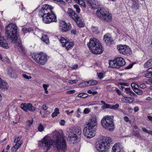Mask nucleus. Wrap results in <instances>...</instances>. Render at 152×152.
<instances>
[{
  "instance_id": "4c0bfd02",
  "label": "nucleus",
  "mask_w": 152,
  "mask_h": 152,
  "mask_svg": "<svg viewBox=\"0 0 152 152\" xmlns=\"http://www.w3.org/2000/svg\"><path fill=\"white\" fill-rule=\"evenodd\" d=\"M119 107V105L118 104H116L114 105H110V109L114 110L118 109Z\"/></svg>"
},
{
  "instance_id": "2eb2a0df",
  "label": "nucleus",
  "mask_w": 152,
  "mask_h": 152,
  "mask_svg": "<svg viewBox=\"0 0 152 152\" xmlns=\"http://www.w3.org/2000/svg\"><path fill=\"white\" fill-rule=\"evenodd\" d=\"M67 12L69 16L74 19L75 21H77L78 19H79L80 18L78 15L71 9H68Z\"/></svg>"
},
{
  "instance_id": "c756f323",
  "label": "nucleus",
  "mask_w": 152,
  "mask_h": 152,
  "mask_svg": "<svg viewBox=\"0 0 152 152\" xmlns=\"http://www.w3.org/2000/svg\"><path fill=\"white\" fill-rule=\"evenodd\" d=\"M33 30V28H23L22 29V31L24 33H26L28 32H31Z\"/></svg>"
},
{
  "instance_id": "a19ab883",
  "label": "nucleus",
  "mask_w": 152,
  "mask_h": 152,
  "mask_svg": "<svg viewBox=\"0 0 152 152\" xmlns=\"http://www.w3.org/2000/svg\"><path fill=\"white\" fill-rule=\"evenodd\" d=\"M74 7L75 9L76 12L79 13L80 12V10L79 6L75 4L74 5Z\"/></svg>"
},
{
  "instance_id": "4468645a",
  "label": "nucleus",
  "mask_w": 152,
  "mask_h": 152,
  "mask_svg": "<svg viewBox=\"0 0 152 152\" xmlns=\"http://www.w3.org/2000/svg\"><path fill=\"white\" fill-rule=\"evenodd\" d=\"M61 27V31L62 32H66L69 30L71 28L70 24H67L65 22L62 21L60 23Z\"/></svg>"
},
{
  "instance_id": "4be33fe9",
  "label": "nucleus",
  "mask_w": 152,
  "mask_h": 152,
  "mask_svg": "<svg viewBox=\"0 0 152 152\" xmlns=\"http://www.w3.org/2000/svg\"><path fill=\"white\" fill-rule=\"evenodd\" d=\"M116 58L117 60V62H118L117 63L118 64V65H119L120 67L124 65L125 64L124 60L123 58L120 57L117 58Z\"/></svg>"
},
{
  "instance_id": "680f3d73",
  "label": "nucleus",
  "mask_w": 152,
  "mask_h": 152,
  "mask_svg": "<svg viewBox=\"0 0 152 152\" xmlns=\"http://www.w3.org/2000/svg\"><path fill=\"white\" fill-rule=\"evenodd\" d=\"M139 110V109L138 107H135L134 108V110L135 112H137Z\"/></svg>"
},
{
  "instance_id": "6e6d98bb",
  "label": "nucleus",
  "mask_w": 152,
  "mask_h": 152,
  "mask_svg": "<svg viewBox=\"0 0 152 152\" xmlns=\"http://www.w3.org/2000/svg\"><path fill=\"white\" fill-rule=\"evenodd\" d=\"M49 85L44 84L43 85V88L44 90L47 89V88L49 87Z\"/></svg>"
},
{
  "instance_id": "b1692460",
  "label": "nucleus",
  "mask_w": 152,
  "mask_h": 152,
  "mask_svg": "<svg viewBox=\"0 0 152 152\" xmlns=\"http://www.w3.org/2000/svg\"><path fill=\"white\" fill-rule=\"evenodd\" d=\"M16 41L15 42H13L15 43V46L17 48L19 51H23V47L20 41H18L17 42Z\"/></svg>"
},
{
  "instance_id": "393cba45",
  "label": "nucleus",
  "mask_w": 152,
  "mask_h": 152,
  "mask_svg": "<svg viewBox=\"0 0 152 152\" xmlns=\"http://www.w3.org/2000/svg\"><path fill=\"white\" fill-rule=\"evenodd\" d=\"M0 82V88L2 89H7L9 87L7 82L1 79Z\"/></svg>"
},
{
  "instance_id": "864d4df0",
  "label": "nucleus",
  "mask_w": 152,
  "mask_h": 152,
  "mask_svg": "<svg viewBox=\"0 0 152 152\" xmlns=\"http://www.w3.org/2000/svg\"><path fill=\"white\" fill-rule=\"evenodd\" d=\"M21 138V137H20V136L18 137L17 138V139H15V140H14V142L15 143L19 141L20 140Z\"/></svg>"
},
{
  "instance_id": "9b49d317",
  "label": "nucleus",
  "mask_w": 152,
  "mask_h": 152,
  "mask_svg": "<svg viewBox=\"0 0 152 152\" xmlns=\"http://www.w3.org/2000/svg\"><path fill=\"white\" fill-rule=\"evenodd\" d=\"M20 108L25 112H27L28 110L30 112H34L36 109L35 107L33 106L30 103H22L20 105Z\"/></svg>"
},
{
  "instance_id": "bb28decb",
  "label": "nucleus",
  "mask_w": 152,
  "mask_h": 152,
  "mask_svg": "<svg viewBox=\"0 0 152 152\" xmlns=\"http://www.w3.org/2000/svg\"><path fill=\"white\" fill-rule=\"evenodd\" d=\"M125 92L126 94H129L130 96H132L136 95L134 94L133 91L131 90V88H126L125 89Z\"/></svg>"
},
{
  "instance_id": "ea45409f",
  "label": "nucleus",
  "mask_w": 152,
  "mask_h": 152,
  "mask_svg": "<svg viewBox=\"0 0 152 152\" xmlns=\"http://www.w3.org/2000/svg\"><path fill=\"white\" fill-rule=\"evenodd\" d=\"M110 108V105L106 103L104 105L101 107V108L102 109H104L107 108Z\"/></svg>"
},
{
  "instance_id": "f257e3e1",
  "label": "nucleus",
  "mask_w": 152,
  "mask_h": 152,
  "mask_svg": "<svg viewBox=\"0 0 152 152\" xmlns=\"http://www.w3.org/2000/svg\"><path fill=\"white\" fill-rule=\"evenodd\" d=\"M53 136L54 139L53 141L48 136H46L43 138L40 145L42 149L47 151L53 145V148L59 152H65L67 150V146L65 136L64 134L55 131L53 133Z\"/></svg>"
},
{
  "instance_id": "774afa93",
  "label": "nucleus",
  "mask_w": 152,
  "mask_h": 152,
  "mask_svg": "<svg viewBox=\"0 0 152 152\" xmlns=\"http://www.w3.org/2000/svg\"><path fill=\"white\" fill-rule=\"evenodd\" d=\"M142 130L145 132L147 133V132H148V130H147L145 128V127H142Z\"/></svg>"
},
{
  "instance_id": "1a4fd4ad",
  "label": "nucleus",
  "mask_w": 152,
  "mask_h": 152,
  "mask_svg": "<svg viewBox=\"0 0 152 152\" xmlns=\"http://www.w3.org/2000/svg\"><path fill=\"white\" fill-rule=\"evenodd\" d=\"M117 49L119 53L123 55L129 56L131 54L132 51L130 48L126 45H118L117 46Z\"/></svg>"
},
{
  "instance_id": "6ab92c4d",
  "label": "nucleus",
  "mask_w": 152,
  "mask_h": 152,
  "mask_svg": "<svg viewBox=\"0 0 152 152\" xmlns=\"http://www.w3.org/2000/svg\"><path fill=\"white\" fill-rule=\"evenodd\" d=\"M117 60L115 58L113 60L110 61L109 62V66L112 68H119L120 67L117 63Z\"/></svg>"
},
{
  "instance_id": "423d86ee",
  "label": "nucleus",
  "mask_w": 152,
  "mask_h": 152,
  "mask_svg": "<svg viewBox=\"0 0 152 152\" xmlns=\"http://www.w3.org/2000/svg\"><path fill=\"white\" fill-rule=\"evenodd\" d=\"M111 142V138L105 137L96 144V148L99 152H105L109 149Z\"/></svg>"
},
{
  "instance_id": "37998d69",
  "label": "nucleus",
  "mask_w": 152,
  "mask_h": 152,
  "mask_svg": "<svg viewBox=\"0 0 152 152\" xmlns=\"http://www.w3.org/2000/svg\"><path fill=\"white\" fill-rule=\"evenodd\" d=\"M38 129L39 131L42 132L44 130V127L41 124H40L38 127Z\"/></svg>"
},
{
  "instance_id": "c9c22d12",
  "label": "nucleus",
  "mask_w": 152,
  "mask_h": 152,
  "mask_svg": "<svg viewBox=\"0 0 152 152\" xmlns=\"http://www.w3.org/2000/svg\"><path fill=\"white\" fill-rule=\"evenodd\" d=\"M91 30L93 33H95V34H97L99 33L98 29L96 27L92 26L91 27Z\"/></svg>"
},
{
  "instance_id": "0e129e2a",
  "label": "nucleus",
  "mask_w": 152,
  "mask_h": 152,
  "mask_svg": "<svg viewBox=\"0 0 152 152\" xmlns=\"http://www.w3.org/2000/svg\"><path fill=\"white\" fill-rule=\"evenodd\" d=\"M58 114L57 113H56L55 112H54L52 113V117L53 118V117H55V116H56Z\"/></svg>"
},
{
  "instance_id": "473e14b6",
  "label": "nucleus",
  "mask_w": 152,
  "mask_h": 152,
  "mask_svg": "<svg viewBox=\"0 0 152 152\" xmlns=\"http://www.w3.org/2000/svg\"><path fill=\"white\" fill-rule=\"evenodd\" d=\"M79 86L80 87H84L86 86H89L88 81L85 82L80 83Z\"/></svg>"
},
{
  "instance_id": "79ce46f5",
  "label": "nucleus",
  "mask_w": 152,
  "mask_h": 152,
  "mask_svg": "<svg viewBox=\"0 0 152 152\" xmlns=\"http://www.w3.org/2000/svg\"><path fill=\"white\" fill-rule=\"evenodd\" d=\"M145 76L147 78L152 77V73L151 72H148L147 73L145 74Z\"/></svg>"
},
{
  "instance_id": "c85d7f7f",
  "label": "nucleus",
  "mask_w": 152,
  "mask_h": 152,
  "mask_svg": "<svg viewBox=\"0 0 152 152\" xmlns=\"http://www.w3.org/2000/svg\"><path fill=\"white\" fill-rule=\"evenodd\" d=\"M42 41L46 43H48L49 42L48 38L47 36L45 35L42 36Z\"/></svg>"
},
{
  "instance_id": "a18cd8bd",
  "label": "nucleus",
  "mask_w": 152,
  "mask_h": 152,
  "mask_svg": "<svg viewBox=\"0 0 152 152\" xmlns=\"http://www.w3.org/2000/svg\"><path fill=\"white\" fill-rule=\"evenodd\" d=\"M98 77L99 79H101L104 77V74L102 72L97 73Z\"/></svg>"
},
{
  "instance_id": "39448f33",
  "label": "nucleus",
  "mask_w": 152,
  "mask_h": 152,
  "mask_svg": "<svg viewBox=\"0 0 152 152\" xmlns=\"http://www.w3.org/2000/svg\"><path fill=\"white\" fill-rule=\"evenodd\" d=\"M113 115H106L101 121V124L102 127L107 130L112 132L115 129Z\"/></svg>"
},
{
  "instance_id": "c03bdc74",
  "label": "nucleus",
  "mask_w": 152,
  "mask_h": 152,
  "mask_svg": "<svg viewBox=\"0 0 152 152\" xmlns=\"http://www.w3.org/2000/svg\"><path fill=\"white\" fill-rule=\"evenodd\" d=\"M22 76L23 77L27 79H31L32 78L31 76H28L25 74H23Z\"/></svg>"
},
{
  "instance_id": "8fccbe9b",
  "label": "nucleus",
  "mask_w": 152,
  "mask_h": 152,
  "mask_svg": "<svg viewBox=\"0 0 152 152\" xmlns=\"http://www.w3.org/2000/svg\"><path fill=\"white\" fill-rule=\"evenodd\" d=\"M75 92V90H69V91H67L66 92V93L67 94H73Z\"/></svg>"
},
{
  "instance_id": "7ed1b4c3",
  "label": "nucleus",
  "mask_w": 152,
  "mask_h": 152,
  "mask_svg": "<svg viewBox=\"0 0 152 152\" xmlns=\"http://www.w3.org/2000/svg\"><path fill=\"white\" fill-rule=\"evenodd\" d=\"M6 33L8 38L12 42H15L18 40L17 36V28L16 25L12 23H10L6 27Z\"/></svg>"
},
{
  "instance_id": "338daca9",
  "label": "nucleus",
  "mask_w": 152,
  "mask_h": 152,
  "mask_svg": "<svg viewBox=\"0 0 152 152\" xmlns=\"http://www.w3.org/2000/svg\"><path fill=\"white\" fill-rule=\"evenodd\" d=\"M77 65L75 64L72 66V68L73 69H76L77 68Z\"/></svg>"
},
{
  "instance_id": "09e8293b",
  "label": "nucleus",
  "mask_w": 152,
  "mask_h": 152,
  "mask_svg": "<svg viewBox=\"0 0 152 152\" xmlns=\"http://www.w3.org/2000/svg\"><path fill=\"white\" fill-rule=\"evenodd\" d=\"M133 135L137 137H140V135L139 134V133L136 132L135 131H133Z\"/></svg>"
},
{
  "instance_id": "bf43d9fd",
  "label": "nucleus",
  "mask_w": 152,
  "mask_h": 152,
  "mask_svg": "<svg viewBox=\"0 0 152 152\" xmlns=\"http://www.w3.org/2000/svg\"><path fill=\"white\" fill-rule=\"evenodd\" d=\"M140 87L142 88H145L146 87V85L144 83H142L140 85Z\"/></svg>"
},
{
  "instance_id": "a211bd4d",
  "label": "nucleus",
  "mask_w": 152,
  "mask_h": 152,
  "mask_svg": "<svg viewBox=\"0 0 152 152\" xmlns=\"http://www.w3.org/2000/svg\"><path fill=\"white\" fill-rule=\"evenodd\" d=\"M45 23H49L53 22H56L57 20L56 17V15L53 13L52 12V13L50 14V19L49 20H48L47 18H45Z\"/></svg>"
},
{
  "instance_id": "aec40b11",
  "label": "nucleus",
  "mask_w": 152,
  "mask_h": 152,
  "mask_svg": "<svg viewBox=\"0 0 152 152\" xmlns=\"http://www.w3.org/2000/svg\"><path fill=\"white\" fill-rule=\"evenodd\" d=\"M74 43L73 42L67 41L66 43L63 44V47H65L67 50L72 49L74 46Z\"/></svg>"
},
{
  "instance_id": "e2e57ef3",
  "label": "nucleus",
  "mask_w": 152,
  "mask_h": 152,
  "mask_svg": "<svg viewBox=\"0 0 152 152\" xmlns=\"http://www.w3.org/2000/svg\"><path fill=\"white\" fill-rule=\"evenodd\" d=\"M71 33L72 34L75 35L76 34V31L75 30L73 29L71 31Z\"/></svg>"
},
{
  "instance_id": "3c124183",
  "label": "nucleus",
  "mask_w": 152,
  "mask_h": 152,
  "mask_svg": "<svg viewBox=\"0 0 152 152\" xmlns=\"http://www.w3.org/2000/svg\"><path fill=\"white\" fill-rule=\"evenodd\" d=\"M124 120L126 122H128L129 121H130L129 119V118L127 116H124Z\"/></svg>"
},
{
  "instance_id": "49530a36",
  "label": "nucleus",
  "mask_w": 152,
  "mask_h": 152,
  "mask_svg": "<svg viewBox=\"0 0 152 152\" xmlns=\"http://www.w3.org/2000/svg\"><path fill=\"white\" fill-rule=\"evenodd\" d=\"M78 4L84 8H85L86 7V5L85 2L83 1H79Z\"/></svg>"
},
{
  "instance_id": "13d9d810",
  "label": "nucleus",
  "mask_w": 152,
  "mask_h": 152,
  "mask_svg": "<svg viewBox=\"0 0 152 152\" xmlns=\"http://www.w3.org/2000/svg\"><path fill=\"white\" fill-rule=\"evenodd\" d=\"M77 81V80H69V83H76Z\"/></svg>"
},
{
  "instance_id": "5fc2aeb1",
  "label": "nucleus",
  "mask_w": 152,
  "mask_h": 152,
  "mask_svg": "<svg viewBox=\"0 0 152 152\" xmlns=\"http://www.w3.org/2000/svg\"><path fill=\"white\" fill-rule=\"evenodd\" d=\"M115 90L116 91V92L118 95H120L121 94V91L118 88H116L115 89Z\"/></svg>"
},
{
  "instance_id": "a878e982",
  "label": "nucleus",
  "mask_w": 152,
  "mask_h": 152,
  "mask_svg": "<svg viewBox=\"0 0 152 152\" xmlns=\"http://www.w3.org/2000/svg\"><path fill=\"white\" fill-rule=\"evenodd\" d=\"M144 67L146 68L152 67V58L147 61L144 64Z\"/></svg>"
},
{
  "instance_id": "f3484780",
  "label": "nucleus",
  "mask_w": 152,
  "mask_h": 152,
  "mask_svg": "<svg viewBox=\"0 0 152 152\" xmlns=\"http://www.w3.org/2000/svg\"><path fill=\"white\" fill-rule=\"evenodd\" d=\"M126 1H127L128 0H126ZM128 2V3H132V5L131 6V8L135 10H137L139 9V4L137 0H129Z\"/></svg>"
},
{
  "instance_id": "f704fd0d",
  "label": "nucleus",
  "mask_w": 152,
  "mask_h": 152,
  "mask_svg": "<svg viewBox=\"0 0 152 152\" xmlns=\"http://www.w3.org/2000/svg\"><path fill=\"white\" fill-rule=\"evenodd\" d=\"M41 16L42 17V19L44 23H45V18H47L48 20H49V19H50V14L48 15H41Z\"/></svg>"
},
{
  "instance_id": "72a5a7b5",
  "label": "nucleus",
  "mask_w": 152,
  "mask_h": 152,
  "mask_svg": "<svg viewBox=\"0 0 152 152\" xmlns=\"http://www.w3.org/2000/svg\"><path fill=\"white\" fill-rule=\"evenodd\" d=\"M80 19L79 18V19H78V20H77V21H76L75 22L79 27H82L84 25L82 21H80Z\"/></svg>"
},
{
  "instance_id": "5701e85b",
  "label": "nucleus",
  "mask_w": 152,
  "mask_h": 152,
  "mask_svg": "<svg viewBox=\"0 0 152 152\" xmlns=\"http://www.w3.org/2000/svg\"><path fill=\"white\" fill-rule=\"evenodd\" d=\"M122 101L124 102L131 103L134 101V99L132 97H127L123 96L121 98Z\"/></svg>"
},
{
  "instance_id": "6e6552de",
  "label": "nucleus",
  "mask_w": 152,
  "mask_h": 152,
  "mask_svg": "<svg viewBox=\"0 0 152 152\" xmlns=\"http://www.w3.org/2000/svg\"><path fill=\"white\" fill-rule=\"evenodd\" d=\"M31 56L35 62L40 65H44L47 61V56L42 52L39 54L34 53L31 54Z\"/></svg>"
},
{
  "instance_id": "412c9836",
  "label": "nucleus",
  "mask_w": 152,
  "mask_h": 152,
  "mask_svg": "<svg viewBox=\"0 0 152 152\" xmlns=\"http://www.w3.org/2000/svg\"><path fill=\"white\" fill-rule=\"evenodd\" d=\"M103 39L106 44L110 43L113 41L109 34H106L104 37Z\"/></svg>"
},
{
  "instance_id": "e433bc0d",
  "label": "nucleus",
  "mask_w": 152,
  "mask_h": 152,
  "mask_svg": "<svg viewBox=\"0 0 152 152\" xmlns=\"http://www.w3.org/2000/svg\"><path fill=\"white\" fill-rule=\"evenodd\" d=\"M134 90L135 93L139 95H141L142 94V91L138 89L137 88L134 89Z\"/></svg>"
},
{
  "instance_id": "dca6fc26",
  "label": "nucleus",
  "mask_w": 152,
  "mask_h": 152,
  "mask_svg": "<svg viewBox=\"0 0 152 152\" xmlns=\"http://www.w3.org/2000/svg\"><path fill=\"white\" fill-rule=\"evenodd\" d=\"M123 148L119 143H116L113 146L111 152H124Z\"/></svg>"
},
{
  "instance_id": "7c9ffc66",
  "label": "nucleus",
  "mask_w": 152,
  "mask_h": 152,
  "mask_svg": "<svg viewBox=\"0 0 152 152\" xmlns=\"http://www.w3.org/2000/svg\"><path fill=\"white\" fill-rule=\"evenodd\" d=\"M89 86L96 85L98 83V82L96 80H92L88 81Z\"/></svg>"
},
{
  "instance_id": "69168bd1",
  "label": "nucleus",
  "mask_w": 152,
  "mask_h": 152,
  "mask_svg": "<svg viewBox=\"0 0 152 152\" xmlns=\"http://www.w3.org/2000/svg\"><path fill=\"white\" fill-rule=\"evenodd\" d=\"M54 112L56 113H58V114H59V112L58 109L57 108H56L55 109Z\"/></svg>"
},
{
  "instance_id": "9d476101",
  "label": "nucleus",
  "mask_w": 152,
  "mask_h": 152,
  "mask_svg": "<svg viewBox=\"0 0 152 152\" xmlns=\"http://www.w3.org/2000/svg\"><path fill=\"white\" fill-rule=\"evenodd\" d=\"M53 9L52 7L48 4H45L42 6L39 11V15H48L52 13V10Z\"/></svg>"
},
{
  "instance_id": "2f4dec72",
  "label": "nucleus",
  "mask_w": 152,
  "mask_h": 152,
  "mask_svg": "<svg viewBox=\"0 0 152 152\" xmlns=\"http://www.w3.org/2000/svg\"><path fill=\"white\" fill-rule=\"evenodd\" d=\"M88 95L86 93H80L77 95V96L82 98H84L88 97Z\"/></svg>"
},
{
  "instance_id": "58836bf2",
  "label": "nucleus",
  "mask_w": 152,
  "mask_h": 152,
  "mask_svg": "<svg viewBox=\"0 0 152 152\" xmlns=\"http://www.w3.org/2000/svg\"><path fill=\"white\" fill-rule=\"evenodd\" d=\"M59 41L61 42L62 44V46H63V44H64V43H66V42L67 41L65 39L62 37H61L59 39Z\"/></svg>"
},
{
  "instance_id": "4d7b16f0",
  "label": "nucleus",
  "mask_w": 152,
  "mask_h": 152,
  "mask_svg": "<svg viewBox=\"0 0 152 152\" xmlns=\"http://www.w3.org/2000/svg\"><path fill=\"white\" fill-rule=\"evenodd\" d=\"M65 124V121L64 120H61L60 122V124L61 126L64 125Z\"/></svg>"
},
{
  "instance_id": "cd10ccee",
  "label": "nucleus",
  "mask_w": 152,
  "mask_h": 152,
  "mask_svg": "<svg viewBox=\"0 0 152 152\" xmlns=\"http://www.w3.org/2000/svg\"><path fill=\"white\" fill-rule=\"evenodd\" d=\"M22 143H17L12 148V151L13 152H16L21 145Z\"/></svg>"
},
{
  "instance_id": "0eeeda50",
  "label": "nucleus",
  "mask_w": 152,
  "mask_h": 152,
  "mask_svg": "<svg viewBox=\"0 0 152 152\" xmlns=\"http://www.w3.org/2000/svg\"><path fill=\"white\" fill-rule=\"evenodd\" d=\"M98 17L103 21L109 22L112 20V16L107 9L102 7L98 9L96 12Z\"/></svg>"
},
{
  "instance_id": "f8f14e48",
  "label": "nucleus",
  "mask_w": 152,
  "mask_h": 152,
  "mask_svg": "<svg viewBox=\"0 0 152 152\" xmlns=\"http://www.w3.org/2000/svg\"><path fill=\"white\" fill-rule=\"evenodd\" d=\"M101 43L99 40L95 38H92L90 39L89 42L88 43L87 45L91 50L93 49V47L95 48L97 45L101 44Z\"/></svg>"
},
{
  "instance_id": "052dcab7",
  "label": "nucleus",
  "mask_w": 152,
  "mask_h": 152,
  "mask_svg": "<svg viewBox=\"0 0 152 152\" xmlns=\"http://www.w3.org/2000/svg\"><path fill=\"white\" fill-rule=\"evenodd\" d=\"M42 108L43 110H46L47 109L48 107L46 104H44L43 105Z\"/></svg>"
},
{
  "instance_id": "ddd939ff",
  "label": "nucleus",
  "mask_w": 152,
  "mask_h": 152,
  "mask_svg": "<svg viewBox=\"0 0 152 152\" xmlns=\"http://www.w3.org/2000/svg\"><path fill=\"white\" fill-rule=\"evenodd\" d=\"M104 50L102 46V44L97 45L95 48L93 47V49L91 52L94 54H100L102 53Z\"/></svg>"
},
{
  "instance_id": "603ef678",
  "label": "nucleus",
  "mask_w": 152,
  "mask_h": 152,
  "mask_svg": "<svg viewBox=\"0 0 152 152\" xmlns=\"http://www.w3.org/2000/svg\"><path fill=\"white\" fill-rule=\"evenodd\" d=\"M90 111L88 108H85L84 110L83 113L84 114H88L90 112Z\"/></svg>"
},
{
  "instance_id": "de8ad7c7",
  "label": "nucleus",
  "mask_w": 152,
  "mask_h": 152,
  "mask_svg": "<svg viewBox=\"0 0 152 152\" xmlns=\"http://www.w3.org/2000/svg\"><path fill=\"white\" fill-rule=\"evenodd\" d=\"M33 121L28 120L26 122V124L28 126H30L33 123Z\"/></svg>"
},
{
  "instance_id": "f03ea898",
  "label": "nucleus",
  "mask_w": 152,
  "mask_h": 152,
  "mask_svg": "<svg viewBox=\"0 0 152 152\" xmlns=\"http://www.w3.org/2000/svg\"><path fill=\"white\" fill-rule=\"evenodd\" d=\"M97 127V118L96 116L91 117L86 124L84 129V136L87 138H91L95 135V131Z\"/></svg>"
},
{
  "instance_id": "20e7f679",
  "label": "nucleus",
  "mask_w": 152,
  "mask_h": 152,
  "mask_svg": "<svg viewBox=\"0 0 152 152\" xmlns=\"http://www.w3.org/2000/svg\"><path fill=\"white\" fill-rule=\"evenodd\" d=\"M81 134V128L77 127L75 128L70 129L67 131L66 134L68 136V140L74 144L78 138H80Z\"/></svg>"
}]
</instances>
